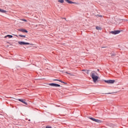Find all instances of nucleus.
Wrapping results in <instances>:
<instances>
[{
	"instance_id": "f257e3e1",
	"label": "nucleus",
	"mask_w": 128,
	"mask_h": 128,
	"mask_svg": "<svg viewBox=\"0 0 128 128\" xmlns=\"http://www.w3.org/2000/svg\"><path fill=\"white\" fill-rule=\"evenodd\" d=\"M91 77L92 78L93 80V82H96V80H98V73H96L94 71H92L91 74Z\"/></svg>"
},
{
	"instance_id": "f03ea898",
	"label": "nucleus",
	"mask_w": 128,
	"mask_h": 128,
	"mask_svg": "<svg viewBox=\"0 0 128 128\" xmlns=\"http://www.w3.org/2000/svg\"><path fill=\"white\" fill-rule=\"evenodd\" d=\"M120 32V30H119L110 32V34H118Z\"/></svg>"
},
{
	"instance_id": "7ed1b4c3",
	"label": "nucleus",
	"mask_w": 128,
	"mask_h": 128,
	"mask_svg": "<svg viewBox=\"0 0 128 128\" xmlns=\"http://www.w3.org/2000/svg\"><path fill=\"white\" fill-rule=\"evenodd\" d=\"M18 44H20V46H22V45H26H26H28V44H30L28 43V42H18Z\"/></svg>"
},
{
	"instance_id": "20e7f679",
	"label": "nucleus",
	"mask_w": 128,
	"mask_h": 128,
	"mask_svg": "<svg viewBox=\"0 0 128 128\" xmlns=\"http://www.w3.org/2000/svg\"><path fill=\"white\" fill-rule=\"evenodd\" d=\"M105 82H106V84H114V80H105Z\"/></svg>"
},
{
	"instance_id": "39448f33",
	"label": "nucleus",
	"mask_w": 128,
	"mask_h": 128,
	"mask_svg": "<svg viewBox=\"0 0 128 128\" xmlns=\"http://www.w3.org/2000/svg\"><path fill=\"white\" fill-rule=\"evenodd\" d=\"M66 2H68V4H78V3L76 2H74L72 0H65Z\"/></svg>"
},
{
	"instance_id": "423d86ee",
	"label": "nucleus",
	"mask_w": 128,
	"mask_h": 128,
	"mask_svg": "<svg viewBox=\"0 0 128 128\" xmlns=\"http://www.w3.org/2000/svg\"><path fill=\"white\" fill-rule=\"evenodd\" d=\"M18 30L19 32H26V34L28 32L27 30L24 29L20 28V29H18Z\"/></svg>"
},
{
	"instance_id": "0eeeda50",
	"label": "nucleus",
	"mask_w": 128,
	"mask_h": 128,
	"mask_svg": "<svg viewBox=\"0 0 128 128\" xmlns=\"http://www.w3.org/2000/svg\"><path fill=\"white\" fill-rule=\"evenodd\" d=\"M12 35H7L5 36L4 38H12Z\"/></svg>"
},
{
	"instance_id": "6e6552de",
	"label": "nucleus",
	"mask_w": 128,
	"mask_h": 128,
	"mask_svg": "<svg viewBox=\"0 0 128 128\" xmlns=\"http://www.w3.org/2000/svg\"><path fill=\"white\" fill-rule=\"evenodd\" d=\"M6 12V10L0 8V12H2V14H4Z\"/></svg>"
},
{
	"instance_id": "1a4fd4ad",
	"label": "nucleus",
	"mask_w": 128,
	"mask_h": 128,
	"mask_svg": "<svg viewBox=\"0 0 128 128\" xmlns=\"http://www.w3.org/2000/svg\"><path fill=\"white\" fill-rule=\"evenodd\" d=\"M95 122H98V124H102V121L96 119V121Z\"/></svg>"
},
{
	"instance_id": "9d476101",
	"label": "nucleus",
	"mask_w": 128,
	"mask_h": 128,
	"mask_svg": "<svg viewBox=\"0 0 128 128\" xmlns=\"http://www.w3.org/2000/svg\"><path fill=\"white\" fill-rule=\"evenodd\" d=\"M54 86H56V88H59L60 86V85L54 83Z\"/></svg>"
},
{
	"instance_id": "9b49d317",
	"label": "nucleus",
	"mask_w": 128,
	"mask_h": 128,
	"mask_svg": "<svg viewBox=\"0 0 128 128\" xmlns=\"http://www.w3.org/2000/svg\"><path fill=\"white\" fill-rule=\"evenodd\" d=\"M89 118L90 119V120H93V122H96V118Z\"/></svg>"
},
{
	"instance_id": "f8f14e48",
	"label": "nucleus",
	"mask_w": 128,
	"mask_h": 128,
	"mask_svg": "<svg viewBox=\"0 0 128 128\" xmlns=\"http://www.w3.org/2000/svg\"><path fill=\"white\" fill-rule=\"evenodd\" d=\"M96 30H102V28L97 26H96Z\"/></svg>"
},
{
	"instance_id": "ddd939ff",
	"label": "nucleus",
	"mask_w": 128,
	"mask_h": 128,
	"mask_svg": "<svg viewBox=\"0 0 128 128\" xmlns=\"http://www.w3.org/2000/svg\"><path fill=\"white\" fill-rule=\"evenodd\" d=\"M58 2H60V4H64V0H58Z\"/></svg>"
},
{
	"instance_id": "4468645a",
	"label": "nucleus",
	"mask_w": 128,
	"mask_h": 128,
	"mask_svg": "<svg viewBox=\"0 0 128 128\" xmlns=\"http://www.w3.org/2000/svg\"><path fill=\"white\" fill-rule=\"evenodd\" d=\"M59 82H62V84H66L68 83H66V82H63L62 80H59Z\"/></svg>"
},
{
	"instance_id": "2eb2a0df",
	"label": "nucleus",
	"mask_w": 128,
	"mask_h": 128,
	"mask_svg": "<svg viewBox=\"0 0 128 128\" xmlns=\"http://www.w3.org/2000/svg\"><path fill=\"white\" fill-rule=\"evenodd\" d=\"M48 86H54V83H50L48 84Z\"/></svg>"
},
{
	"instance_id": "dca6fc26",
	"label": "nucleus",
	"mask_w": 128,
	"mask_h": 128,
	"mask_svg": "<svg viewBox=\"0 0 128 128\" xmlns=\"http://www.w3.org/2000/svg\"><path fill=\"white\" fill-rule=\"evenodd\" d=\"M19 36H20L21 38H26V35L20 34Z\"/></svg>"
},
{
	"instance_id": "f3484780",
	"label": "nucleus",
	"mask_w": 128,
	"mask_h": 128,
	"mask_svg": "<svg viewBox=\"0 0 128 128\" xmlns=\"http://www.w3.org/2000/svg\"><path fill=\"white\" fill-rule=\"evenodd\" d=\"M53 80H54V82H56V81L60 82V80L58 79H54Z\"/></svg>"
},
{
	"instance_id": "a211bd4d",
	"label": "nucleus",
	"mask_w": 128,
	"mask_h": 128,
	"mask_svg": "<svg viewBox=\"0 0 128 128\" xmlns=\"http://www.w3.org/2000/svg\"><path fill=\"white\" fill-rule=\"evenodd\" d=\"M18 100H19V102H24V100L22 99H18Z\"/></svg>"
},
{
	"instance_id": "6ab92c4d",
	"label": "nucleus",
	"mask_w": 128,
	"mask_h": 128,
	"mask_svg": "<svg viewBox=\"0 0 128 128\" xmlns=\"http://www.w3.org/2000/svg\"><path fill=\"white\" fill-rule=\"evenodd\" d=\"M110 54L111 56H116V54L112 53Z\"/></svg>"
},
{
	"instance_id": "aec40b11",
	"label": "nucleus",
	"mask_w": 128,
	"mask_h": 128,
	"mask_svg": "<svg viewBox=\"0 0 128 128\" xmlns=\"http://www.w3.org/2000/svg\"><path fill=\"white\" fill-rule=\"evenodd\" d=\"M22 103L24 104H26V106H28V103L26 102L25 101L23 102Z\"/></svg>"
},
{
	"instance_id": "412c9836",
	"label": "nucleus",
	"mask_w": 128,
	"mask_h": 128,
	"mask_svg": "<svg viewBox=\"0 0 128 128\" xmlns=\"http://www.w3.org/2000/svg\"><path fill=\"white\" fill-rule=\"evenodd\" d=\"M66 74H70V76H72V74L70 73H68V72H66Z\"/></svg>"
},
{
	"instance_id": "4be33fe9",
	"label": "nucleus",
	"mask_w": 128,
	"mask_h": 128,
	"mask_svg": "<svg viewBox=\"0 0 128 128\" xmlns=\"http://www.w3.org/2000/svg\"><path fill=\"white\" fill-rule=\"evenodd\" d=\"M46 128H52V126H46Z\"/></svg>"
},
{
	"instance_id": "5701e85b",
	"label": "nucleus",
	"mask_w": 128,
	"mask_h": 128,
	"mask_svg": "<svg viewBox=\"0 0 128 128\" xmlns=\"http://www.w3.org/2000/svg\"><path fill=\"white\" fill-rule=\"evenodd\" d=\"M22 20H23V22H27L26 19H22Z\"/></svg>"
},
{
	"instance_id": "b1692460",
	"label": "nucleus",
	"mask_w": 128,
	"mask_h": 128,
	"mask_svg": "<svg viewBox=\"0 0 128 128\" xmlns=\"http://www.w3.org/2000/svg\"><path fill=\"white\" fill-rule=\"evenodd\" d=\"M99 18H102V16L100 15V16H99Z\"/></svg>"
},
{
	"instance_id": "393cba45",
	"label": "nucleus",
	"mask_w": 128,
	"mask_h": 128,
	"mask_svg": "<svg viewBox=\"0 0 128 128\" xmlns=\"http://www.w3.org/2000/svg\"><path fill=\"white\" fill-rule=\"evenodd\" d=\"M61 72H62V73H64V70H62V71H61Z\"/></svg>"
},
{
	"instance_id": "a878e982",
	"label": "nucleus",
	"mask_w": 128,
	"mask_h": 128,
	"mask_svg": "<svg viewBox=\"0 0 128 128\" xmlns=\"http://www.w3.org/2000/svg\"><path fill=\"white\" fill-rule=\"evenodd\" d=\"M100 15L98 14V15H97V16H98V18H100Z\"/></svg>"
},
{
	"instance_id": "bb28decb",
	"label": "nucleus",
	"mask_w": 128,
	"mask_h": 128,
	"mask_svg": "<svg viewBox=\"0 0 128 128\" xmlns=\"http://www.w3.org/2000/svg\"><path fill=\"white\" fill-rule=\"evenodd\" d=\"M64 18V20H66V18Z\"/></svg>"
},
{
	"instance_id": "cd10ccee",
	"label": "nucleus",
	"mask_w": 128,
	"mask_h": 128,
	"mask_svg": "<svg viewBox=\"0 0 128 128\" xmlns=\"http://www.w3.org/2000/svg\"><path fill=\"white\" fill-rule=\"evenodd\" d=\"M64 18V20H66V18Z\"/></svg>"
},
{
	"instance_id": "c85d7f7f",
	"label": "nucleus",
	"mask_w": 128,
	"mask_h": 128,
	"mask_svg": "<svg viewBox=\"0 0 128 128\" xmlns=\"http://www.w3.org/2000/svg\"><path fill=\"white\" fill-rule=\"evenodd\" d=\"M124 20V19H123V20Z\"/></svg>"
},
{
	"instance_id": "c756f323",
	"label": "nucleus",
	"mask_w": 128,
	"mask_h": 128,
	"mask_svg": "<svg viewBox=\"0 0 128 128\" xmlns=\"http://www.w3.org/2000/svg\"><path fill=\"white\" fill-rule=\"evenodd\" d=\"M107 94H110V93H108Z\"/></svg>"
},
{
	"instance_id": "7c9ffc66",
	"label": "nucleus",
	"mask_w": 128,
	"mask_h": 128,
	"mask_svg": "<svg viewBox=\"0 0 128 128\" xmlns=\"http://www.w3.org/2000/svg\"><path fill=\"white\" fill-rule=\"evenodd\" d=\"M28 122H30V119H29V120H28Z\"/></svg>"
},
{
	"instance_id": "2f4dec72",
	"label": "nucleus",
	"mask_w": 128,
	"mask_h": 128,
	"mask_svg": "<svg viewBox=\"0 0 128 128\" xmlns=\"http://www.w3.org/2000/svg\"><path fill=\"white\" fill-rule=\"evenodd\" d=\"M16 36H18V35H16Z\"/></svg>"
},
{
	"instance_id": "473e14b6",
	"label": "nucleus",
	"mask_w": 128,
	"mask_h": 128,
	"mask_svg": "<svg viewBox=\"0 0 128 128\" xmlns=\"http://www.w3.org/2000/svg\"><path fill=\"white\" fill-rule=\"evenodd\" d=\"M102 48H104V46L102 47Z\"/></svg>"
}]
</instances>
